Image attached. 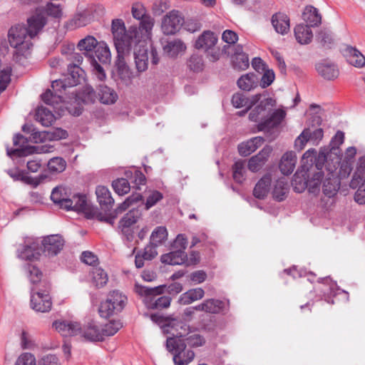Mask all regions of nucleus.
<instances>
[{
	"label": "nucleus",
	"instance_id": "obj_43",
	"mask_svg": "<svg viewBox=\"0 0 365 365\" xmlns=\"http://www.w3.org/2000/svg\"><path fill=\"white\" fill-rule=\"evenodd\" d=\"M294 35L297 41L301 44L310 43L313 37L310 26L304 24H299L294 28Z\"/></svg>",
	"mask_w": 365,
	"mask_h": 365
},
{
	"label": "nucleus",
	"instance_id": "obj_57",
	"mask_svg": "<svg viewBox=\"0 0 365 365\" xmlns=\"http://www.w3.org/2000/svg\"><path fill=\"white\" fill-rule=\"evenodd\" d=\"M27 269L29 273V279L31 283L33 284H37L38 283H41L42 284V287H43V282L41 281L43 273L36 266L29 264L27 266Z\"/></svg>",
	"mask_w": 365,
	"mask_h": 365
},
{
	"label": "nucleus",
	"instance_id": "obj_31",
	"mask_svg": "<svg viewBox=\"0 0 365 365\" xmlns=\"http://www.w3.org/2000/svg\"><path fill=\"white\" fill-rule=\"evenodd\" d=\"M98 99L103 104H113L118 99L116 92L103 83L98 86Z\"/></svg>",
	"mask_w": 365,
	"mask_h": 365
},
{
	"label": "nucleus",
	"instance_id": "obj_17",
	"mask_svg": "<svg viewBox=\"0 0 365 365\" xmlns=\"http://www.w3.org/2000/svg\"><path fill=\"white\" fill-rule=\"evenodd\" d=\"M96 6H90L83 11L76 14L68 23L71 29L82 27L90 24L94 19L93 12Z\"/></svg>",
	"mask_w": 365,
	"mask_h": 365
},
{
	"label": "nucleus",
	"instance_id": "obj_3",
	"mask_svg": "<svg viewBox=\"0 0 365 365\" xmlns=\"http://www.w3.org/2000/svg\"><path fill=\"white\" fill-rule=\"evenodd\" d=\"M262 95L257 94L250 99V107L259 102L249 114V118L254 122H259L257 129L259 131L269 130L277 127L286 116L284 110L281 109L273 110L276 106V101L272 98L261 99Z\"/></svg>",
	"mask_w": 365,
	"mask_h": 365
},
{
	"label": "nucleus",
	"instance_id": "obj_14",
	"mask_svg": "<svg viewBox=\"0 0 365 365\" xmlns=\"http://www.w3.org/2000/svg\"><path fill=\"white\" fill-rule=\"evenodd\" d=\"M230 301H222L218 299L210 298L204 300L195 306L196 311L204 312L208 314H217L228 311Z\"/></svg>",
	"mask_w": 365,
	"mask_h": 365
},
{
	"label": "nucleus",
	"instance_id": "obj_32",
	"mask_svg": "<svg viewBox=\"0 0 365 365\" xmlns=\"http://www.w3.org/2000/svg\"><path fill=\"white\" fill-rule=\"evenodd\" d=\"M141 217V212L139 209H132L128 212H127L119 222V227L121 229V231L127 234L128 232V229Z\"/></svg>",
	"mask_w": 365,
	"mask_h": 365
},
{
	"label": "nucleus",
	"instance_id": "obj_29",
	"mask_svg": "<svg viewBox=\"0 0 365 365\" xmlns=\"http://www.w3.org/2000/svg\"><path fill=\"white\" fill-rule=\"evenodd\" d=\"M264 141V138L260 136L252 138L246 142L240 143L238 145V152L242 156H248L261 146Z\"/></svg>",
	"mask_w": 365,
	"mask_h": 365
},
{
	"label": "nucleus",
	"instance_id": "obj_30",
	"mask_svg": "<svg viewBox=\"0 0 365 365\" xmlns=\"http://www.w3.org/2000/svg\"><path fill=\"white\" fill-rule=\"evenodd\" d=\"M297 155L294 152L289 151L285 153L280 160L279 168L280 171L284 175L291 174L296 166Z\"/></svg>",
	"mask_w": 365,
	"mask_h": 365
},
{
	"label": "nucleus",
	"instance_id": "obj_46",
	"mask_svg": "<svg viewBox=\"0 0 365 365\" xmlns=\"http://www.w3.org/2000/svg\"><path fill=\"white\" fill-rule=\"evenodd\" d=\"M28 143V139L21 134H16L14 138V145L19 146V148L16 149H7V155L9 157L12 156H23L26 155V150L24 149Z\"/></svg>",
	"mask_w": 365,
	"mask_h": 365
},
{
	"label": "nucleus",
	"instance_id": "obj_63",
	"mask_svg": "<svg viewBox=\"0 0 365 365\" xmlns=\"http://www.w3.org/2000/svg\"><path fill=\"white\" fill-rule=\"evenodd\" d=\"M232 103L233 106L237 108H242L244 106H248L250 108V100L245 96L242 93H235L232 96Z\"/></svg>",
	"mask_w": 365,
	"mask_h": 365
},
{
	"label": "nucleus",
	"instance_id": "obj_15",
	"mask_svg": "<svg viewBox=\"0 0 365 365\" xmlns=\"http://www.w3.org/2000/svg\"><path fill=\"white\" fill-rule=\"evenodd\" d=\"M42 245L44 255L53 257L57 255L63 249L64 240L59 235H51L43 239Z\"/></svg>",
	"mask_w": 365,
	"mask_h": 365
},
{
	"label": "nucleus",
	"instance_id": "obj_44",
	"mask_svg": "<svg viewBox=\"0 0 365 365\" xmlns=\"http://www.w3.org/2000/svg\"><path fill=\"white\" fill-rule=\"evenodd\" d=\"M140 21L139 26L137 27L139 31L140 39L146 41V39L150 37L151 31L154 26V19L150 15H148Z\"/></svg>",
	"mask_w": 365,
	"mask_h": 365
},
{
	"label": "nucleus",
	"instance_id": "obj_1",
	"mask_svg": "<svg viewBox=\"0 0 365 365\" xmlns=\"http://www.w3.org/2000/svg\"><path fill=\"white\" fill-rule=\"evenodd\" d=\"M150 317L153 322L161 326L165 333L171 335L166 340V348L173 354L174 364L187 365L192 361L195 353L192 350L185 351L186 344L182 340L186 336L189 326L178 319L165 317L158 314H153Z\"/></svg>",
	"mask_w": 365,
	"mask_h": 365
},
{
	"label": "nucleus",
	"instance_id": "obj_35",
	"mask_svg": "<svg viewBox=\"0 0 365 365\" xmlns=\"http://www.w3.org/2000/svg\"><path fill=\"white\" fill-rule=\"evenodd\" d=\"M161 262L171 265L182 264L186 262L187 254L183 250H174L161 256Z\"/></svg>",
	"mask_w": 365,
	"mask_h": 365
},
{
	"label": "nucleus",
	"instance_id": "obj_16",
	"mask_svg": "<svg viewBox=\"0 0 365 365\" xmlns=\"http://www.w3.org/2000/svg\"><path fill=\"white\" fill-rule=\"evenodd\" d=\"M86 340L91 341H103V329L100 325L93 320L88 322L82 327V331L78 334Z\"/></svg>",
	"mask_w": 365,
	"mask_h": 365
},
{
	"label": "nucleus",
	"instance_id": "obj_47",
	"mask_svg": "<svg viewBox=\"0 0 365 365\" xmlns=\"http://www.w3.org/2000/svg\"><path fill=\"white\" fill-rule=\"evenodd\" d=\"M68 75L64 78L71 88L80 83L83 70L77 65L68 66Z\"/></svg>",
	"mask_w": 365,
	"mask_h": 365
},
{
	"label": "nucleus",
	"instance_id": "obj_40",
	"mask_svg": "<svg viewBox=\"0 0 365 365\" xmlns=\"http://www.w3.org/2000/svg\"><path fill=\"white\" fill-rule=\"evenodd\" d=\"M361 183H365V156L359 160L356 170L352 177L349 186L356 189Z\"/></svg>",
	"mask_w": 365,
	"mask_h": 365
},
{
	"label": "nucleus",
	"instance_id": "obj_11",
	"mask_svg": "<svg viewBox=\"0 0 365 365\" xmlns=\"http://www.w3.org/2000/svg\"><path fill=\"white\" fill-rule=\"evenodd\" d=\"M217 42V37L210 31H204L195 41V48L204 49L212 61H216L220 58V52L218 48L215 47Z\"/></svg>",
	"mask_w": 365,
	"mask_h": 365
},
{
	"label": "nucleus",
	"instance_id": "obj_8",
	"mask_svg": "<svg viewBox=\"0 0 365 365\" xmlns=\"http://www.w3.org/2000/svg\"><path fill=\"white\" fill-rule=\"evenodd\" d=\"M127 303V297L122 292L114 290L110 292L106 301L101 302L98 312L101 317L108 318L120 312Z\"/></svg>",
	"mask_w": 365,
	"mask_h": 365
},
{
	"label": "nucleus",
	"instance_id": "obj_24",
	"mask_svg": "<svg viewBox=\"0 0 365 365\" xmlns=\"http://www.w3.org/2000/svg\"><path fill=\"white\" fill-rule=\"evenodd\" d=\"M318 73L324 79L332 81L338 78L339 71L337 66L331 62L323 61L316 64Z\"/></svg>",
	"mask_w": 365,
	"mask_h": 365
},
{
	"label": "nucleus",
	"instance_id": "obj_22",
	"mask_svg": "<svg viewBox=\"0 0 365 365\" xmlns=\"http://www.w3.org/2000/svg\"><path fill=\"white\" fill-rule=\"evenodd\" d=\"M51 88L55 93V98H58L59 101L63 102L69 100L68 97H68L65 96L71 95V96H73L74 94V91H70L71 88L65 78L53 81L51 83Z\"/></svg>",
	"mask_w": 365,
	"mask_h": 365
},
{
	"label": "nucleus",
	"instance_id": "obj_51",
	"mask_svg": "<svg viewBox=\"0 0 365 365\" xmlns=\"http://www.w3.org/2000/svg\"><path fill=\"white\" fill-rule=\"evenodd\" d=\"M36 118L42 125L46 127L51 125L55 119L53 114L44 108H40L37 110Z\"/></svg>",
	"mask_w": 365,
	"mask_h": 365
},
{
	"label": "nucleus",
	"instance_id": "obj_50",
	"mask_svg": "<svg viewBox=\"0 0 365 365\" xmlns=\"http://www.w3.org/2000/svg\"><path fill=\"white\" fill-rule=\"evenodd\" d=\"M232 178L237 183H242L245 180V161L240 160L235 163L232 167Z\"/></svg>",
	"mask_w": 365,
	"mask_h": 365
},
{
	"label": "nucleus",
	"instance_id": "obj_39",
	"mask_svg": "<svg viewBox=\"0 0 365 365\" xmlns=\"http://www.w3.org/2000/svg\"><path fill=\"white\" fill-rule=\"evenodd\" d=\"M205 291L202 288L191 289L180 295L178 302L181 304H190L193 302L202 299Z\"/></svg>",
	"mask_w": 365,
	"mask_h": 365
},
{
	"label": "nucleus",
	"instance_id": "obj_9",
	"mask_svg": "<svg viewBox=\"0 0 365 365\" xmlns=\"http://www.w3.org/2000/svg\"><path fill=\"white\" fill-rule=\"evenodd\" d=\"M344 133L342 131H337L330 142V148L321 149L319 153H324L325 155L324 163H331V170L337 169L341 158V153L339 145L344 143Z\"/></svg>",
	"mask_w": 365,
	"mask_h": 365
},
{
	"label": "nucleus",
	"instance_id": "obj_25",
	"mask_svg": "<svg viewBox=\"0 0 365 365\" xmlns=\"http://www.w3.org/2000/svg\"><path fill=\"white\" fill-rule=\"evenodd\" d=\"M232 63L235 70L244 71L250 65L248 55L243 51V48L238 44L235 47V52L232 57Z\"/></svg>",
	"mask_w": 365,
	"mask_h": 365
},
{
	"label": "nucleus",
	"instance_id": "obj_58",
	"mask_svg": "<svg viewBox=\"0 0 365 365\" xmlns=\"http://www.w3.org/2000/svg\"><path fill=\"white\" fill-rule=\"evenodd\" d=\"M62 54L66 56L67 60L70 61L71 63L68 66H75L77 65L79 66L83 61V56L81 54L74 52L73 47L71 48H68V51H66L64 48L62 49Z\"/></svg>",
	"mask_w": 365,
	"mask_h": 365
},
{
	"label": "nucleus",
	"instance_id": "obj_23",
	"mask_svg": "<svg viewBox=\"0 0 365 365\" xmlns=\"http://www.w3.org/2000/svg\"><path fill=\"white\" fill-rule=\"evenodd\" d=\"M51 199L54 204L64 210L68 209L72 205L66 188L62 186H58L53 189Z\"/></svg>",
	"mask_w": 365,
	"mask_h": 365
},
{
	"label": "nucleus",
	"instance_id": "obj_6",
	"mask_svg": "<svg viewBox=\"0 0 365 365\" xmlns=\"http://www.w3.org/2000/svg\"><path fill=\"white\" fill-rule=\"evenodd\" d=\"M31 36L24 25L12 26L8 32V41L11 47L15 48L14 55L19 59L20 56H26L29 53L33 44L31 41Z\"/></svg>",
	"mask_w": 365,
	"mask_h": 365
},
{
	"label": "nucleus",
	"instance_id": "obj_45",
	"mask_svg": "<svg viewBox=\"0 0 365 365\" xmlns=\"http://www.w3.org/2000/svg\"><path fill=\"white\" fill-rule=\"evenodd\" d=\"M289 192V185L284 178L277 180L274 185L272 196L279 202L284 200Z\"/></svg>",
	"mask_w": 365,
	"mask_h": 365
},
{
	"label": "nucleus",
	"instance_id": "obj_27",
	"mask_svg": "<svg viewBox=\"0 0 365 365\" xmlns=\"http://www.w3.org/2000/svg\"><path fill=\"white\" fill-rule=\"evenodd\" d=\"M40 255L38 245L34 242L29 245H23L18 250V257L24 260H36Z\"/></svg>",
	"mask_w": 365,
	"mask_h": 365
},
{
	"label": "nucleus",
	"instance_id": "obj_54",
	"mask_svg": "<svg viewBox=\"0 0 365 365\" xmlns=\"http://www.w3.org/2000/svg\"><path fill=\"white\" fill-rule=\"evenodd\" d=\"M125 53H118L117 59L115 61L117 71L121 78H128L130 74L129 68L124 59V56Z\"/></svg>",
	"mask_w": 365,
	"mask_h": 365
},
{
	"label": "nucleus",
	"instance_id": "obj_10",
	"mask_svg": "<svg viewBox=\"0 0 365 365\" xmlns=\"http://www.w3.org/2000/svg\"><path fill=\"white\" fill-rule=\"evenodd\" d=\"M43 289H38L34 292V289L31 290V307L36 312H48L51 309V298L48 294L50 289V284L47 282H43Z\"/></svg>",
	"mask_w": 365,
	"mask_h": 365
},
{
	"label": "nucleus",
	"instance_id": "obj_33",
	"mask_svg": "<svg viewBox=\"0 0 365 365\" xmlns=\"http://www.w3.org/2000/svg\"><path fill=\"white\" fill-rule=\"evenodd\" d=\"M271 182V175H264L256 184L253 190L254 196L258 199H264L268 194Z\"/></svg>",
	"mask_w": 365,
	"mask_h": 365
},
{
	"label": "nucleus",
	"instance_id": "obj_42",
	"mask_svg": "<svg viewBox=\"0 0 365 365\" xmlns=\"http://www.w3.org/2000/svg\"><path fill=\"white\" fill-rule=\"evenodd\" d=\"M259 78L253 73L242 76L237 81L238 87L244 91H251L258 85Z\"/></svg>",
	"mask_w": 365,
	"mask_h": 365
},
{
	"label": "nucleus",
	"instance_id": "obj_59",
	"mask_svg": "<svg viewBox=\"0 0 365 365\" xmlns=\"http://www.w3.org/2000/svg\"><path fill=\"white\" fill-rule=\"evenodd\" d=\"M66 161L59 157L53 158L48 163V168L52 172L61 173L66 169Z\"/></svg>",
	"mask_w": 365,
	"mask_h": 365
},
{
	"label": "nucleus",
	"instance_id": "obj_60",
	"mask_svg": "<svg viewBox=\"0 0 365 365\" xmlns=\"http://www.w3.org/2000/svg\"><path fill=\"white\" fill-rule=\"evenodd\" d=\"M187 66L194 72H200L202 71L204 68L202 58L195 54L191 56L187 61Z\"/></svg>",
	"mask_w": 365,
	"mask_h": 365
},
{
	"label": "nucleus",
	"instance_id": "obj_26",
	"mask_svg": "<svg viewBox=\"0 0 365 365\" xmlns=\"http://www.w3.org/2000/svg\"><path fill=\"white\" fill-rule=\"evenodd\" d=\"M27 23L28 27L26 28L28 32L34 38L46 25V19L43 14L36 13L28 19Z\"/></svg>",
	"mask_w": 365,
	"mask_h": 365
},
{
	"label": "nucleus",
	"instance_id": "obj_61",
	"mask_svg": "<svg viewBox=\"0 0 365 365\" xmlns=\"http://www.w3.org/2000/svg\"><path fill=\"white\" fill-rule=\"evenodd\" d=\"M310 139V129L309 128H305L302 133L297 137V138L295 140L294 142V146L297 149L299 150H302L306 143Z\"/></svg>",
	"mask_w": 365,
	"mask_h": 365
},
{
	"label": "nucleus",
	"instance_id": "obj_53",
	"mask_svg": "<svg viewBox=\"0 0 365 365\" xmlns=\"http://www.w3.org/2000/svg\"><path fill=\"white\" fill-rule=\"evenodd\" d=\"M182 340L186 346L188 345L193 348L202 346L205 344V338L197 333H187Z\"/></svg>",
	"mask_w": 365,
	"mask_h": 365
},
{
	"label": "nucleus",
	"instance_id": "obj_55",
	"mask_svg": "<svg viewBox=\"0 0 365 365\" xmlns=\"http://www.w3.org/2000/svg\"><path fill=\"white\" fill-rule=\"evenodd\" d=\"M123 325L120 320H111L108 323L106 324L103 329V338L104 336H110L114 335L117 333L121 328Z\"/></svg>",
	"mask_w": 365,
	"mask_h": 365
},
{
	"label": "nucleus",
	"instance_id": "obj_34",
	"mask_svg": "<svg viewBox=\"0 0 365 365\" xmlns=\"http://www.w3.org/2000/svg\"><path fill=\"white\" fill-rule=\"evenodd\" d=\"M98 41L93 36H87L78 42L77 47L91 60L93 59V58H95L93 56V51L98 46Z\"/></svg>",
	"mask_w": 365,
	"mask_h": 365
},
{
	"label": "nucleus",
	"instance_id": "obj_5",
	"mask_svg": "<svg viewBox=\"0 0 365 365\" xmlns=\"http://www.w3.org/2000/svg\"><path fill=\"white\" fill-rule=\"evenodd\" d=\"M165 285L155 287H148L136 283L135 292L143 297V302L147 308L150 309H161L170 305L171 298L168 296H160L164 293Z\"/></svg>",
	"mask_w": 365,
	"mask_h": 365
},
{
	"label": "nucleus",
	"instance_id": "obj_37",
	"mask_svg": "<svg viewBox=\"0 0 365 365\" xmlns=\"http://www.w3.org/2000/svg\"><path fill=\"white\" fill-rule=\"evenodd\" d=\"M302 18L307 22V26L310 27L317 26L322 22V16L319 14L317 9L312 6L305 7L302 14Z\"/></svg>",
	"mask_w": 365,
	"mask_h": 365
},
{
	"label": "nucleus",
	"instance_id": "obj_41",
	"mask_svg": "<svg viewBox=\"0 0 365 365\" xmlns=\"http://www.w3.org/2000/svg\"><path fill=\"white\" fill-rule=\"evenodd\" d=\"M70 201L72 202V205L66 209V210H75L86 215L89 214L90 207L85 195H74L70 198Z\"/></svg>",
	"mask_w": 365,
	"mask_h": 365
},
{
	"label": "nucleus",
	"instance_id": "obj_7",
	"mask_svg": "<svg viewBox=\"0 0 365 365\" xmlns=\"http://www.w3.org/2000/svg\"><path fill=\"white\" fill-rule=\"evenodd\" d=\"M133 54L136 69L138 72H143L147 70L150 56L153 64L156 65L159 62L156 49L151 43L144 40L134 48Z\"/></svg>",
	"mask_w": 365,
	"mask_h": 365
},
{
	"label": "nucleus",
	"instance_id": "obj_38",
	"mask_svg": "<svg viewBox=\"0 0 365 365\" xmlns=\"http://www.w3.org/2000/svg\"><path fill=\"white\" fill-rule=\"evenodd\" d=\"M272 24L279 34H284L289 30V19L284 14L279 13L273 15Z\"/></svg>",
	"mask_w": 365,
	"mask_h": 365
},
{
	"label": "nucleus",
	"instance_id": "obj_4",
	"mask_svg": "<svg viewBox=\"0 0 365 365\" xmlns=\"http://www.w3.org/2000/svg\"><path fill=\"white\" fill-rule=\"evenodd\" d=\"M111 30L117 53H128L133 46L135 47L143 40L140 39L139 31L137 26H130L125 29V24L121 19H114L112 21Z\"/></svg>",
	"mask_w": 365,
	"mask_h": 365
},
{
	"label": "nucleus",
	"instance_id": "obj_12",
	"mask_svg": "<svg viewBox=\"0 0 365 365\" xmlns=\"http://www.w3.org/2000/svg\"><path fill=\"white\" fill-rule=\"evenodd\" d=\"M324 166L327 172V177L323 180L322 182V192L328 197H334L338 192L340 187L339 180L335 173L336 169L331 170V163H324Z\"/></svg>",
	"mask_w": 365,
	"mask_h": 365
},
{
	"label": "nucleus",
	"instance_id": "obj_19",
	"mask_svg": "<svg viewBox=\"0 0 365 365\" xmlns=\"http://www.w3.org/2000/svg\"><path fill=\"white\" fill-rule=\"evenodd\" d=\"M53 327L63 336L78 335L82 331V327L78 322L56 321Z\"/></svg>",
	"mask_w": 365,
	"mask_h": 365
},
{
	"label": "nucleus",
	"instance_id": "obj_56",
	"mask_svg": "<svg viewBox=\"0 0 365 365\" xmlns=\"http://www.w3.org/2000/svg\"><path fill=\"white\" fill-rule=\"evenodd\" d=\"M112 186L117 194L123 195L127 194L130 189V183L125 178H120L114 180Z\"/></svg>",
	"mask_w": 365,
	"mask_h": 365
},
{
	"label": "nucleus",
	"instance_id": "obj_2",
	"mask_svg": "<svg viewBox=\"0 0 365 365\" xmlns=\"http://www.w3.org/2000/svg\"><path fill=\"white\" fill-rule=\"evenodd\" d=\"M325 155L311 148L307 150L302 158V170L296 172L292 180L293 189L296 192L301 193L306 188L309 192L317 194L319 192L322 178L324 175V164Z\"/></svg>",
	"mask_w": 365,
	"mask_h": 365
},
{
	"label": "nucleus",
	"instance_id": "obj_64",
	"mask_svg": "<svg viewBox=\"0 0 365 365\" xmlns=\"http://www.w3.org/2000/svg\"><path fill=\"white\" fill-rule=\"evenodd\" d=\"M15 365H36V359L30 353H23L18 357Z\"/></svg>",
	"mask_w": 365,
	"mask_h": 365
},
{
	"label": "nucleus",
	"instance_id": "obj_18",
	"mask_svg": "<svg viewBox=\"0 0 365 365\" xmlns=\"http://www.w3.org/2000/svg\"><path fill=\"white\" fill-rule=\"evenodd\" d=\"M68 98L71 101H73L78 105H79L80 102L86 104L93 103L96 100H98V94L93 88L89 85L85 86L78 93L74 91L73 96H69Z\"/></svg>",
	"mask_w": 365,
	"mask_h": 365
},
{
	"label": "nucleus",
	"instance_id": "obj_52",
	"mask_svg": "<svg viewBox=\"0 0 365 365\" xmlns=\"http://www.w3.org/2000/svg\"><path fill=\"white\" fill-rule=\"evenodd\" d=\"M93 282L97 287H102L108 282L107 273L100 267H95L92 270Z\"/></svg>",
	"mask_w": 365,
	"mask_h": 365
},
{
	"label": "nucleus",
	"instance_id": "obj_49",
	"mask_svg": "<svg viewBox=\"0 0 365 365\" xmlns=\"http://www.w3.org/2000/svg\"><path fill=\"white\" fill-rule=\"evenodd\" d=\"M168 239V231L165 227H157L151 233L150 242L158 247L165 242Z\"/></svg>",
	"mask_w": 365,
	"mask_h": 365
},
{
	"label": "nucleus",
	"instance_id": "obj_20",
	"mask_svg": "<svg viewBox=\"0 0 365 365\" xmlns=\"http://www.w3.org/2000/svg\"><path fill=\"white\" fill-rule=\"evenodd\" d=\"M272 151V147L265 146L259 153L252 156L248 161V169L252 172L259 170L267 162L269 155Z\"/></svg>",
	"mask_w": 365,
	"mask_h": 365
},
{
	"label": "nucleus",
	"instance_id": "obj_36",
	"mask_svg": "<svg viewBox=\"0 0 365 365\" xmlns=\"http://www.w3.org/2000/svg\"><path fill=\"white\" fill-rule=\"evenodd\" d=\"M186 46L180 39L168 41L163 46V51L170 57H176L185 52Z\"/></svg>",
	"mask_w": 365,
	"mask_h": 365
},
{
	"label": "nucleus",
	"instance_id": "obj_28",
	"mask_svg": "<svg viewBox=\"0 0 365 365\" xmlns=\"http://www.w3.org/2000/svg\"><path fill=\"white\" fill-rule=\"evenodd\" d=\"M96 194L101 209L110 210L113 207L114 200L109 190L105 186L99 185L96 187Z\"/></svg>",
	"mask_w": 365,
	"mask_h": 365
},
{
	"label": "nucleus",
	"instance_id": "obj_62",
	"mask_svg": "<svg viewBox=\"0 0 365 365\" xmlns=\"http://www.w3.org/2000/svg\"><path fill=\"white\" fill-rule=\"evenodd\" d=\"M131 13L133 16L138 20H140L148 16L145 6L140 2L133 4Z\"/></svg>",
	"mask_w": 365,
	"mask_h": 365
},
{
	"label": "nucleus",
	"instance_id": "obj_21",
	"mask_svg": "<svg viewBox=\"0 0 365 365\" xmlns=\"http://www.w3.org/2000/svg\"><path fill=\"white\" fill-rule=\"evenodd\" d=\"M342 53L349 64L357 68L365 66L364 56L355 47L347 46L343 49Z\"/></svg>",
	"mask_w": 365,
	"mask_h": 365
},
{
	"label": "nucleus",
	"instance_id": "obj_48",
	"mask_svg": "<svg viewBox=\"0 0 365 365\" xmlns=\"http://www.w3.org/2000/svg\"><path fill=\"white\" fill-rule=\"evenodd\" d=\"M93 56L97 61L106 63L110 59V52L108 46L103 42H98V46L93 51Z\"/></svg>",
	"mask_w": 365,
	"mask_h": 365
},
{
	"label": "nucleus",
	"instance_id": "obj_13",
	"mask_svg": "<svg viewBox=\"0 0 365 365\" xmlns=\"http://www.w3.org/2000/svg\"><path fill=\"white\" fill-rule=\"evenodd\" d=\"M184 22L181 14L176 10H173L167 14L162 20L161 28L163 32L166 35L175 34Z\"/></svg>",
	"mask_w": 365,
	"mask_h": 365
}]
</instances>
